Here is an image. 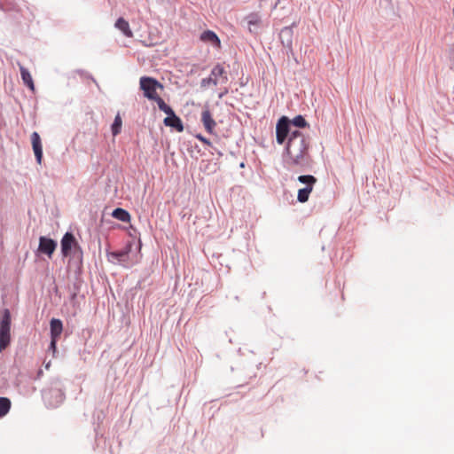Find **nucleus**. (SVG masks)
Wrapping results in <instances>:
<instances>
[{"label": "nucleus", "mask_w": 454, "mask_h": 454, "mask_svg": "<svg viewBox=\"0 0 454 454\" xmlns=\"http://www.w3.org/2000/svg\"><path fill=\"white\" fill-rule=\"evenodd\" d=\"M57 247V242L51 239L41 237L39 239V252L47 254L50 258Z\"/></svg>", "instance_id": "6e6552de"}, {"label": "nucleus", "mask_w": 454, "mask_h": 454, "mask_svg": "<svg viewBox=\"0 0 454 454\" xmlns=\"http://www.w3.org/2000/svg\"><path fill=\"white\" fill-rule=\"evenodd\" d=\"M309 149V137L299 130L292 131L284 157L286 166L289 168L300 169L310 166L312 160Z\"/></svg>", "instance_id": "f257e3e1"}, {"label": "nucleus", "mask_w": 454, "mask_h": 454, "mask_svg": "<svg viewBox=\"0 0 454 454\" xmlns=\"http://www.w3.org/2000/svg\"><path fill=\"white\" fill-rule=\"evenodd\" d=\"M113 217L118 219L123 223H129L130 221V215L128 211L122 208H115L112 213Z\"/></svg>", "instance_id": "a211bd4d"}, {"label": "nucleus", "mask_w": 454, "mask_h": 454, "mask_svg": "<svg viewBox=\"0 0 454 454\" xmlns=\"http://www.w3.org/2000/svg\"><path fill=\"white\" fill-rule=\"evenodd\" d=\"M11 340V336H7L0 332V354L9 347Z\"/></svg>", "instance_id": "412c9836"}, {"label": "nucleus", "mask_w": 454, "mask_h": 454, "mask_svg": "<svg viewBox=\"0 0 454 454\" xmlns=\"http://www.w3.org/2000/svg\"><path fill=\"white\" fill-rule=\"evenodd\" d=\"M115 27L123 33L127 37H133V32L129 27V22L123 18H119L115 22Z\"/></svg>", "instance_id": "dca6fc26"}, {"label": "nucleus", "mask_w": 454, "mask_h": 454, "mask_svg": "<svg viewBox=\"0 0 454 454\" xmlns=\"http://www.w3.org/2000/svg\"><path fill=\"white\" fill-rule=\"evenodd\" d=\"M226 82H227L226 72L222 65L217 64L211 70V74H210L209 77L204 78L201 80L200 85L202 88H207L210 85L215 86L218 83Z\"/></svg>", "instance_id": "20e7f679"}, {"label": "nucleus", "mask_w": 454, "mask_h": 454, "mask_svg": "<svg viewBox=\"0 0 454 454\" xmlns=\"http://www.w3.org/2000/svg\"><path fill=\"white\" fill-rule=\"evenodd\" d=\"M31 142L35 156L38 164H41L43 158V146L41 137L37 132H33L31 135Z\"/></svg>", "instance_id": "9b49d317"}, {"label": "nucleus", "mask_w": 454, "mask_h": 454, "mask_svg": "<svg viewBox=\"0 0 454 454\" xmlns=\"http://www.w3.org/2000/svg\"><path fill=\"white\" fill-rule=\"evenodd\" d=\"M159 109L164 112L168 116L164 119L163 122L168 127H172L177 131L181 132L184 130V126L181 119L176 115L172 108L168 106L164 100H160L159 104Z\"/></svg>", "instance_id": "7ed1b4c3"}, {"label": "nucleus", "mask_w": 454, "mask_h": 454, "mask_svg": "<svg viewBox=\"0 0 454 454\" xmlns=\"http://www.w3.org/2000/svg\"><path fill=\"white\" fill-rule=\"evenodd\" d=\"M290 123L298 128H305L308 126V122L301 115L295 116L292 121H290Z\"/></svg>", "instance_id": "4be33fe9"}, {"label": "nucleus", "mask_w": 454, "mask_h": 454, "mask_svg": "<svg viewBox=\"0 0 454 454\" xmlns=\"http://www.w3.org/2000/svg\"><path fill=\"white\" fill-rule=\"evenodd\" d=\"M11 313L5 309L0 314V332L7 336H11Z\"/></svg>", "instance_id": "9d476101"}, {"label": "nucleus", "mask_w": 454, "mask_h": 454, "mask_svg": "<svg viewBox=\"0 0 454 454\" xmlns=\"http://www.w3.org/2000/svg\"><path fill=\"white\" fill-rule=\"evenodd\" d=\"M79 247L74 236L67 232L61 239V252L63 256L67 257L70 254L72 248Z\"/></svg>", "instance_id": "0eeeda50"}, {"label": "nucleus", "mask_w": 454, "mask_h": 454, "mask_svg": "<svg viewBox=\"0 0 454 454\" xmlns=\"http://www.w3.org/2000/svg\"><path fill=\"white\" fill-rule=\"evenodd\" d=\"M11 409V401L6 397H0V418L5 416Z\"/></svg>", "instance_id": "6ab92c4d"}, {"label": "nucleus", "mask_w": 454, "mask_h": 454, "mask_svg": "<svg viewBox=\"0 0 454 454\" xmlns=\"http://www.w3.org/2000/svg\"><path fill=\"white\" fill-rule=\"evenodd\" d=\"M140 88L144 90L145 97L148 99L154 100L158 106L160 100H163L156 91L158 88H163L157 80L151 77H141Z\"/></svg>", "instance_id": "f03ea898"}, {"label": "nucleus", "mask_w": 454, "mask_h": 454, "mask_svg": "<svg viewBox=\"0 0 454 454\" xmlns=\"http://www.w3.org/2000/svg\"><path fill=\"white\" fill-rule=\"evenodd\" d=\"M20 70L24 84L27 86L30 90L35 91V84L30 72L21 65H20Z\"/></svg>", "instance_id": "2eb2a0df"}, {"label": "nucleus", "mask_w": 454, "mask_h": 454, "mask_svg": "<svg viewBox=\"0 0 454 454\" xmlns=\"http://www.w3.org/2000/svg\"><path fill=\"white\" fill-rule=\"evenodd\" d=\"M121 126H122V121H121L120 114H118L115 116L114 123L112 125V133L114 136H117L118 134H120V132L121 130Z\"/></svg>", "instance_id": "aec40b11"}, {"label": "nucleus", "mask_w": 454, "mask_h": 454, "mask_svg": "<svg viewBox=\"0 0 454 454\" xmlns=\"http://www.w3.org/2000/svg\"><path fill=\"white\" fill-rule=\"evenodd\" d=\"M200 121L206 129L209 134L215 133V129L216 127V122L214 120L212 114L208 109H204L201 113Z\"/></svg>", "instance_id": "1a4fd4ad"}, {"label": "nucleus", "mask_w": 454, "mask_h": 454, "mask_svg": "<svg viewBox=\"0 0 454 454\" xmlns=\"http://www.w3.org/2000/svg\"><path fill=\"white\" fill-rule=\"evenodd\" d=\"M290 132V120L282 116L276 126V140L278 144L283 145Z\"/></svg>", "instance_id": "423d86ee"}, {"label": "nucleus", "mask_w": 454, "mask_h": 454, "mask_svg": "<svg viewBox=\"0 0 454 454\" xmlns=\"http://www.w3.org/2000/svg\"><path fill=\"white\" fill-rule=\"evenodd\" d=\"M200 40L204 43L212 44L213 46L216 47L217 49L221 48V41H220L219 37L217 36V35L215 32H213L211 30L204 31L200 35Z\"/></svg>", "instance_id": "f8f14e48"}, {"label": "nucleus", "mask_w": 454, "mask_h": 454, "mask_svg": "<svg viewBox=\"0 0 454 454\" xmlns=\"http://www.w3.org/2000/svg\"><path fill=\"white\" fill-rule=\"evenodd\" d=\"M51 339H59L63 331V324L59 319L52 318L50 323Z\"/></svg>", "instance_id": "4468645a"}, {"label": "nucleus", "mask_w": 454, "mask_h": 454, "mask_svg": "<svg viewBox=\"0 0 454 454\" xmlns=\"http://www.w3.org/2000/svg\"><path fill=\"white\" fill-rule=\"evenodd\" d=\"M59 339H51V344H50V349L52 350L53 354L57 351V341Z\"/></svg>", "instance_id": "b1692460"}, {"label": "nucleus", "mask_w": 454, "mask_h": 454, "mask_svg": "<svg viewBox=\"0 0 454 454\" xmlns=\"http://www.w3.org/2000/svg\"><path fill=\"white\" fill-rule=\"evenodd\" d=\"M250 33H254L252 27L259 26L262 22L261 16L257 12H252L246 17Z\"/></svg>", "instance_id": "f3484780"}, {"label": "nucleus", "mask_w": 454, "mask_h": 454, "mask_svg": "<svg viewBox=\"0 0 454 454\" xmlns=\"http://www.w3.org/2000/svg\"><path fill=\"white\" fill-rule=\"evenodd\" d=\"M196 137L204 145H211V142L207 138L204 137L202 135L198 134L196 135Z\"/></svg>", "instance_id": "5701e85b"}, {"label": "nucleus", "mask_w": 454, "mask_h": 454, "mask_svg": "<svg viewBox=\"0 0 454 454\" xmlns=\"http://www.w3.org/2000/svg\"><path fill=\"white\" fill-rule=\"evenodd\" d=\"M130 250V246L124 250L112 252L109 254V256L115 260L118 263L121 264L124 267H129V263L127 262V258L129 256V252Z\"/></svg>", "instance_id": "ddd939ff"}, {"label": "nucleus", "mask_w": 454, "mask_h": 454, "mask_svg": "<svg viewBox=\"0 0 454 454\" xmlns=\"http://www.w3.org/2000/svg\"><path fill=\"white\" fill-rule=\"evenodd\" d=\"M299 182L305 184L306 187L300 189L297 194V200L301 203L308 201L309 194L311 193L314 184L317 183V178L311 175L300 176Z\"/></svg>", "instance_id": "39448f33"}]
</instances>
